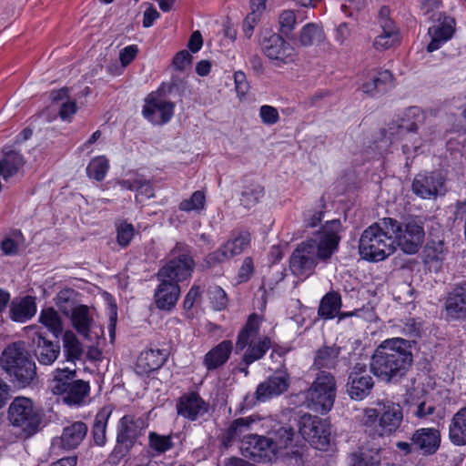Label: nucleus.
Returning a JSON list of instances; mask_svg holds the SVG:
<instances>
[{
    "label": "nucleus",
    "mask_w": 466,
    "mask_h": 466,
    "mask_svg": "<svg viewBox=\"0 0 466 466\" xmlns=\"http://www.w3.org/2000/svg\"><path fill=\"white\" fill-rule=\"evenodd\" d=\"M341 230V222L332 219L327 221L313 237L299 243L289 258L292 274L306 279L319 262L327 263L338 250Z\"/></svg>",
    "instance_id": "f257e3e1"
},
{
    "label": "nucleus",
    "mask_w": 466,
    "mask_h": 466,
    "mask_svg": "<svg viewBox=\"0 0 466 466\" xmlns=\"http://www.w3.org/2000/svg\"><path fill=\"white\" fill-rule=\"evenodd\" d=\"M295 432L291 426L283 425L273 429L268 437L248 435L241 441L245 457L257 462H271L279 458L301 460L303 451L294 444Z\"/></svg>",
    "instance_id": "f03ea898"
},
{
    "label": "nucleus",
    "mask_w": 466,
    "mask_h": 466,
    "mask_svg": "<svg viewBox=\"0 0 466 466\" xmlns=\"http://www.w3.org/2000/svg\"><path fill=\"white\" fill-rule=\"evenodd\" d=\"M386 134L392 141H401L404 153H408L433 142L437 130L424 110L410 106L389 124Z\"/></svg>",
    "instance_id": "7ed1b4c3"
},
{
    "label": "nucleus",
    "mask_w": 466,
    "mask_h": 466,
    "mask_svg": "<svg viewBox=\"0 0 466 466\" xmlns=\"http://www.w3.org/2000/svg\"><path fill=\"white\" fill-rule=\"evenodd\" d=\"M413 361L410 342L401 338L384 340L374 350L370 371L380 380L390 382L403 377Z\"/></svg>",
    "instance_id": "20e7f679"
},
{
    "label": "nucleus",
    "mask_w": 466,
    "mask_h": 466,
    "mask_svg": "<svg viewBox=\"0 0 466 466\" xmlns=\"http://www.w3.org/2000/svg\"><path fill=\"white\" fill-rule=\"evenodd\" d=\"M394 227L391 218H384L368 227L359 241V252L362 258L378 262L395 252V241L390 229Z\"/></svg>",
    "instance_id": "39448f33"
},
{
    "label": "nucleus",
    "mask_w": 466,
    "mask_h": 466,
    "mask_svg": "<svg viewBox=\"0 0 466 466\" xmlns=\"http://www.w3.org/2000/svg\"><path fill=\"white\" fill-rule=\"evenodd\" d=\"M0 366L20 387L29 386L37 379L35 363L24 342H13L4 350Z\"/></svg>",
    "instance_id": "423d86ee"
},
{
    "label": "nucleus",
    "mask_w": 466,
    "mask_h": 466,
    "mask_svg": "<svg viewBox=\"0 0 466 466\" xmlns=\"http://www.w3.org/2000/svg\"><path fill=\"white\" fill-rule=\"evenodd\" d=\"M261 318L252 313L248 316L245 325L237 336L235 351H244L242 362L248 366L261 360L272 347L271 339L267 335L259 334Z\"/></svg>",
    "instance_id": "0eeeda50"
},
{
    "label": "nucleus",
    "mask_w": 466,
    "mask_h": 466,
    "mask_svg": "<svg viewBox=\"0 0 466 466\" xmlns=\"http://www.w3.org/2000/svg\"><path fill=\"white\" fill-rule=\"evenodd\" d=\"M44 414L26 397H16L10 403L7 410V420L16 431V436L27 440L35 435L41 429Z\"/></svg>",
    "instance_id": "6e6552de"
},
{
    "label": "nucleus",
    "mask_w": 466,
    "mask_h": 466,
    "mask_svg": "<svg viewBox=\"0 0 466 466\" xmlns=\"http://www.w3.org/2000/svg\"><path fill=\"white\" fill-rule=\"evenodd\" d=\"M336 392L334 375L329 371L319 372L307 392L306 405L312 411L325 414L332 409Z\"/></svg>",
    "instance_id": "1a4fd4ad"
},
{
    "label": "nucleus",
    "mask_w": 466,
    "mask_h": 466,
    "mask_svg": "<svg viewBox=\"0 0 466 466\" xmlns=\"http://www.w3.org/2000/svg\"><path fill=\"white\" fill-rule=\"evenodd\" d=\"M170 258L157 273L159 280L177 283L187 280L193 273L195 268L194 259L187 246L177 243L171 250Z\"/></svg>",
    "instance_id": "9d476101"
},
{
    "label": "nucleus",
    "mask_w": 466,
    "mask_h": 466,
    "mask_svg": "<svg viewBox=\"0 0 466 466\" xmlns=\"http://www.w3.org/2000/svg\"><path fill=\"white\" fill-rule=\"evenodd\" d=\"M258 44L262 53L275 66L281 67L294 61V47L270 29L260 32Z\"/></svg>",
    "instance_id": "9b49d317"
},
{
    "label": "nucleus",
    "mask_w": 466,
    "mask_h": 466,
    "mask_svg": "<svg viewBox=\"0 0 466 466\" xmlns=\"http://www.w3.org/2000/svg\"><path fill=\"white\" fill-rule=\"evenodd\" d=\"M394 227L390 229L395 241V248L398 246L406 254H416L421 248L424 241V229L415 220L399 222L392 218Z\"/></svg>",
    "instance_id": "f8f14e48"
},
{
    "label": "nucleus",
    "mask_w": 466,
    "mask_h": 466,
    "mask_svg": "<svg viewBox=\"0 0 466 466\" xmlns=\"http://www.w3.org/2000/svg\"><path fill=\"white\" fill-rule=\"evenodd\" d=\"M299 430L301 436L317 450H326L329 443L330 430L327 420L304 414L300 417Z\"/></svg>",
    "instance_id": "ddd939ff"
},
{
    "label": "nucleus",
    "mask_w": 466,
    "mask_h": 466,
    "mask_svg": "<svg viewBox=\"0 0 466 466\" xmlns=\"http://www.w3.org/2000/svg\"><path fill=\"white\" fill-rule=\"evenodd\" d=\"M374 387L367 365L358 362L350 370L346 383V391L351 400H362L369 396Z\"/></svg>",
    "instance_id": "4468645a"
},
{
    "label": "nucleus",
    "mask_w": 466,
    "mask_h": 466,
    "mask_svg": "<svg viewBox=\"0 0 466 466\" xmlns=\"http://www.w3.org/2000/svg\"><path fill=\"white\" fill-rule=\"evenodd\" d=\"M369 419L380 417L381 434H390L400 425L403 420L401 407L394 402L379 403L375 409L367 411Z\"/></svg>",
    "instance_id": "2eb2a0df"
},
{
    "label": "nucleus",
    "mask_w": 466,
    "mask_h": 466,
    "mask_svg": "<svg viewBox=\"0 0 466 466\" xmlns=\"http://www.w3.org/2000/svg\"><path fill=\"white\" fill-rule=\"evenodd\" d=\"M250 235L247 232L239 233L233 238L228 239L218 250L209 253L206 257V263L213 267L217 263L224 262L235 256L241 254L249 245Z\"/></svg>",
    "instance_id": "dca6fc26"
},
{
    "label": "nucleus",
    "mask_w": 466,
    "mask_h": 466,
    "mask_svg": "<svg viewBox=\"0 0 466 466\" xmlns=\"http://www.w3.org/2000/svg\"><path fill=\"white\" fill-rule=\"evenodd\" d=\"M147 427L146 420L132 414L124 415L116 427V439L125 445H135Z\"/></svg>",
    "instance_id": "f3484780"
},
{
    "label": "nucleus",
    "mask_w": 466,
    "mask_h": 466,
    "mask_svg": "<svg viewBox=\"0 0 466 466\" xmlns=\"http://www.w3.org/2000/svg\"><path fill=\"white\" fill-rule=\"evenodd\" d=\"M176 408L179 416L193 421L208 412L209 403L198 392L191 391L183 394L178 399Z\"/></svg>",
    "instance_id": "a211bd4d"
},
{
    "label": "nucleus",
    "mask_w": 466,
    "mask_h": 466,
    "mask_svg": "<svg viewBox=\"0 0 466 466\" xmlns=\"http://www.w3.org/2000/svg\"><path fill=\"white\" fill-rule=\"evenodd\" d=\"M389 15V7L382 6L380 9L378 23L381 28V33L375 38L373 43L374 47L378 50L390 48L400 40L399 30Z\"/></svg>",
    "instance_id": "6ab92c4d"
},
{
    "label": "nucleus",
    "mask_w": 466,
    "mask_h": 466,
    "mask_svg": "<svg viewBox=\"0 0 466 466\" xmlns=\"http://www.w3.org/2000/svg\"><path fill=\"white\" fill-rule=\"evenodd\" d=\"M175 104L159 97L150 96L146 100L142 114L155 125H163L170 121L174 115Z\"/></svg>",
    "instance_id": "aec40b11"
},
{
    "label": "nucleus",
    "mask_w": 466,
    "mask_h": 466,
    "mask_svg": "<svg viewBox=\"0 0 466 466\" xmlns=\"http://www.w3.org/2000/svg\"><path fill=\"white\" fill-rule=\"evenodd\" d=\"M447 320L466 319V281L456 284L445 299Z\"/></svg>",
    "instance_id": "412c9836"
},
{
    "label": "nucleus",
    "mask_w": 466,
    "mask_h": 466,
    "mask_svg": "<svg viewBox=\"0 0 466 466\" xmlns=\"http://www.w3.org/2000/svg\"><path fill=\"white\" fill-rule=\"evenodd\" d=\"M441 431L434 428L418 429L410 438L414 449L426 456L436 453L441 446Z\"/></svg>",
    "instance_id": "4be33fe9"
},
{
    "label": "nucleus",
    "mask_w": 466,
    "mask_h": 466,
    "mask_svg": "<svg viewBox=\"0 0 466 466\" xmlns=\"http://www.w3.org/2000/svg\"><path fill=\"white\" fill-rule=\"evenodd\" d=\"M455 31V20L450 16L439 18L437 23L431 26L428 34L431 36V42L427 46L428 52H433L450 40Z\"/></svg>",
    "instance_id": "5701e85b"
},
{
    "label": "nucleus",
    "mask_w": 466,
    "mask_h": 466,
    "mask_svg": "<svg viewBox=\"0 0 466 466\" xmlns=\"http://www.w3.org/2000/svg\"><path fill=\"white\" fill-rule=\"evenodd\" d=\"M443 186V178L440 173L431 172L418 174L412 182V191L422 198H431L438 194Z\"/></svg>",
    "instance_id": "b1692460"
},
{
    "label": "nucleus",
    "mask_w": 466,
    "mask_h": 466,
    "mask_svg": "<svg viewBox=\"0 0 466 466\" xmlns=\"http://www.w3.org/2000/svg\"><path fill=\"white\" fill-rule=\"evenodd\" d=\"M289 386V378L286 373H275L258 384L256 390L258 400L265 401L285 392Z\"/></svg>",
    "instance_id": "393cba45"
},
{
    "label": "nucleus",
    "mask_w": 466,
    "mask_h": 466,
    "mask_svg": "<svg viewBox=\"0 0 466 466\" xmlns=\"http://www.w3.org/2000/svg\"><path fill=\"white\" fill-rule=\"evenodd\" d=\"M33 353L40 365H52L60 355L58 342L48 340L42 335H36L32 340Z\"/></svg>",
    "instance_id": "a878e982"
},
{
    "label": "nucleus",
    "mask_w": 466,
    "mask_h": 466,
    "mask_svg": "<svg viewBox=\"0 0 466 466\" xmlns=\"http://www.w3.org/2000/svg\"><path fill=\"white\" fill-rule=\"evenodd\" d=\"M341 348L336 344L324 345L316 350L312 369L319 372L335 370L339 362Z\"/></svg>",
    "instance_id": "bb28decb"
},
{
    "label": "nucleus",
    "mask_w": 466,
    "mask_h": 466,
    "mask_svg": "<svg viewBox=\"0 0 466 466\" xmlns=\"http://www.w3.org/2000/svg\"><path fill=\"white\" fill-rule=\"evenodd\" d=\"M154 298L157 309L161 310L172 309L179 298L180 288L177 283L159 280Z\"/></svg>",
    "instance_id": "cd10ccee"
},
{
    "label": "nucleus",
    "mask_w": 466,
    "mask_h": 466,
    "mask_svg": "<svg viewBox=\"0 0 466 466\" xmlns=\"http://www.w3.org/2000/svg\"><path fill=\"white\" fill-rule=\"evenodd\" d=\"M232 350V341L228 339L222 340L206 353L203 359V365L208 370H217L228 360Z\"/></svg>",
    "instance_id": "c85d7f7f"
},
{
    "label": "nucleus",
    "mask_w": 466,
    "mask_h": 466,
    "mask_svg": "<svg viewBox=\"0 0 466 466\" xmlns=\"http://www.w3.org/2000/svg\"><path fill=\"white\" fill-rule=\"evenodd\" d=\"M87 425L83 421H75L64 428L61 435V446L65 450L76 449L87 434Z\"/></svg>",
    "instance_id": "c756f323"
},
{
    "label": "nucleus",
    "mask_w": 466,
    "mask_h": 466,
    "mask_svg": "<svg viewBox=\"0 0 466 466\" xmlns=\"http://www.w3.org/2000/svg\"><path fill=\"white\" fill-rule=\"evenodd\" d=\"M112 412L111 406H105L96 415L91 433L94 443L99 447L106 443V428Z\"/></svg>",
    "instance_id": "7c9ffc66"
},
{
    "label": "nucleus",
    "mask_w": 466,
    "mask_h": 466,
    "mask_svg": "<svg viewBox=\"0 0 466 466\" xmlns=\"http://www.w3.org/2000/svg\"><path fill=\"white\" fill-rule=\"evenodd\" d=\"M256 420L252 417L238 418L231 422L226 432L222 436V444L228 447L233 441L239 440L245 433L250 431L252 424ZM249 434H247L248 436Z\"/></svg>",
    "instance_id": "2f4dec72"
},
{
    "label": "nucleus",
    "mask_w": 466,
    "mask_h": 466,
    "mask_svg": "<svg viewBox=\"0 0 466 466\" xmlns=\"http://www.w3.org/2000/svg\"><path fill=\"white\" fill-rule=\"evenodd\" d=\"M72 324L76 330L86 339L90 338V331L94 328L95 322L89 313V309L86 305L76 307L72 311Z\"/></svg>",
    "instance_id": "473e14b6"
},
{
    "label": "nucleus",
    "mask_w": 466,
    "mask_h": 466,
    "mask_svg": "<svg viewBox=\"0 0 466 466\" xmlns=\"http://www.w3.org/2000/svg\"><path fill=\"white\" fill-rule=\"evenodd\" d=\"M167 360L164 350L148 349L142 351L137 359V367L142 372L148 373L162 367Z\"/></svg>",
    "instance_id": "72a5a7b5"
},
{
    "label": "nucleus",
    "mask_w": 466,
    "mask_h": 466,
    "mask_svg": "<svg viewBox=\"0 0 466 466\" xmlns=\"http://www.w3.org/2000/svg\"><path fill=\"white\" fill-rule=\"evenodd\" d=\"M449 438L455 445L466 444V406L453 415L449 427Z\"/></svg>",
    "instance_id": "f704fd0d"
},
{
    "label": "nucleus",
    "mask_w": 466,
    "mask_h": 466,
    "mask_svg": "<svg viewBox=\"0 0 466 466\" xmlns=\"http://www.w3.org/2000/svg\"><path fill=\"white\" fill-rule=\"evenodd\" d=\"M325 40L326 35L322 27L314 23L305 25L298 36L299 46L303 47L320 46Z\"/></svg>",
    "instance_id": "c9c22d12"
},
{
    "label": "nucleus",
    "mask_w": 466,
    "mask_h": 466,
    "mask_svg": "<svg viewBox=\"0 0 466 466\" xmlns=\"http://www.w3.org/2000/svg\"><path fill=\"white\" fill-rule=\"evenodd\" d=\"M36 312V306L33 297L26 296L18 302H12L10 318L18 322H25L31 319Z\"/></svg>",
    "instance_id": "e433bc0d"
},
{
    "label": "nucleus",
    "mask_w": 466,
    "mask_h": 466,
    "mask_svg": "<svg viewBox=\"0 0 466 466\" xmlns=\"http://www.w3.org/2000/svg\"><path fill=\"white\" fill-rule=\"evenodd\" d=\"M76 370L68 367L57 368L52 371V392L59 395L66 391L76 379Z\"/></svg>",
    "instance_id": "4c0bfd02"
},
{
    "label": "nucleus",
    "mask_w": 466,
    "mask_h": 466,
    "mask_svg": "<svg viewBox=\"0 0 466 466\" xmlns=\"http://www.w3.org/2000/svg\"><path fill=\"white\" fill-rule=\"evenodd\" d=\"M90 390L89 383L83 380H76L67 387L63 400L68 405H81Z\"/></svg>",
    "instance_id": "58836bf2"
},
{
    "label": "nucleus",
    "mask_w": 466,
    "mask_h": 466,
    "mask_svg": "<svg viewBox=\"0 0 466 466\" xmlns=\"http://www.w3.org/2000/svg\"><path fill=\"white\" fill-rule=\"evenodd\" d=\"M341 307V297L338 292H328L320 300L318 313L321 318L333 319Z\"/></svg>",
    "instance_id": "ea45409f"
},
{
    "label": "nucleus",
    "mask_w": 466,
    "mask_h": 466,
    "mask_svg": "<svg viewBox=\"0 0 466 466\" xmlns=\"http://www.w3.org/2000/svg\"><path fill=\"white\" fill-rule=\"evenodd\" d=\"M63 347L66 361L75 363L81 359L83 354L82 344L72 331L65 332Z\"/></svg>",
    "instance_id": "a19ab883"
},
{
    "label": "nucleus",
    "mask_w": 466,
    "mask_h": 466,
    "mask_svg": "<svg viewBox=\"0 0 466 466\" xmlns=\"http://www.w3.org/2000/svg\"><path fill=\"white\" fill-rule=\"evenodd\" d=\"M39 321L56 337H58L63 330L61 318L53 308L42 309Z\"/></svg>",
    "instance_id": "79ce46f5"
},
{
    "label": "nucleus",
    "mask_w": 466,
    "mask_h": 466,
    "mask_svg": "<svg viewBox=\"0 0 466 466\" xmlns=\"http://www.w3.org/2000/svg\"><path fill=\"white\" fill-rule=\"evenodd\" d=\"M264 196V188L259 184L245 186L240 195V204L247 209L257 205Z\"/></svg>",
    "instance_id": "37998d69"
},
{
    "label": "nucleus",
    "mask_w": 466,
    "mask_h": 466,
    "mask_svg": "<svg viewBox=\"0 0 466 466\" xmlns=\"http://www.w3.org/2000/svg\"><path fill=\"white\" fill-rule=\"evenodd\" d=\"M445 259V248L442 241L432 242L426 246L424 251V262L426 264H435L440 267Z\"/></svg>",
    "instance_id": "c03bdc74"
},
{
    "label": "nucleus",
    "mask_w": 466,
    "mask_h": 466,
    "mask_svg": "<svg viewBox=\"0 0 466 466\" xmlns=\"http://www.w3.org/2000/svg\"><path fill=\"white\" fill-rule=\"evenodd\" d=\"M109 168L108 161L105 157H97L90 161L86 167L89 177L101 181L106 177Z\"/></svg>",
    "instance_id": "a18cd8bd"
},
{
    "label": "nucleus",
    "mask_w": 466,
    "mask_h": 466,
    "mask_svg": "<svg viewBox=\"0 0 466 466\" xmlns=\"http://www.w3.org/2000/svg\"><path fill=\"white\" fill-rule=\"evenodd\" d=\"M148 445L157 453H165L174 446L170 435H160L155 431L148 434Z\"/></svg>",
    "instance_id": "49530a36"
},
{
    "label": "nucleus",
    "mask_w": 466,
    "mask_h": 466,
    "mask_svg": "<svg viewBox=\"0 0 466 466\" xmlns=\"http://www.w3.org/2000/svg\"><path fill=\"white\" fill-rule=\"evenodd\" d=\"M116 242L122 248L127 247L135 235V228L131 223L121 220L116 224Z\"/></svg>",
    "instance_id": "de8ad7c7"
},
{
    "label": "nucleus",
    "mask_w": 466,
    "mask_h": 466,
    "mask_svg": "<svg viewBox=\"0 0 466 466\" xmlns=\"http://www.w3.org/2000/svg\"><path fill=\"white\" fill-rule=\"evenodd\" d=\"M205 205V195L202 191H195L192 196L184 199L179 203V209L182 211L189 212L193 210H200Z\"/></svg>",
    "instance_id": "09e8293b"
},
{
    "label": "nucleus",
    "mask_w": 466,
    "mask_h": 466,
    "mask_svg": "<svg viewBox=\"0 0 466 466\" xmlns=\"http://www.w3.org/2000/svg\"><path fill=\"white\" fill-rule=\"evenodd\" d=\"M136 188V201L140 203L145 199L151 198L155 196L154 188L150 182L147 180L143 176H139Z\"/></svg>",
    "instance_id": "8fccbe9b"
},
{
    "label": "nucleus",
    "mask_w": 466,
    "mask_h": 466,
    "mask_svg": "<svg viewBox=\"0 0 466 466\" xmlns=\"http://www.w3.org/2000/svg\"><path fill=\"white\" fill-rule=\"evenodd\" d=\"M208 295L214 309L221 310L228 305V299L227 294L219 286L211 288L208 291Z\"/></svg>",
    "instance_id": "3c124183"
},
{
    "label": "nucleus",
    "mask_w": 466,
    "mask_h": 466,
    "mask_svg": "<svg viewBox=\"0 0 466 466\" xmlns=\"http://www.w3.org/2000/svg\"><path fill=\"white\" fill-rule=\"evenodd\" d=\"M393 76L389 70H383L373 77V86L377 92H384L393 86Z\"/></svg>",
    "instance_id": "603ef678"
},
{
    "label": "nucleus",
    "mask_w": 466,
    "mask_h": 466,
    "mask_svg": "<svg viewBox=\"0 0 466 466\" xmlns=\"http://www.w3.org/2000/svg\"><path fill=\"white\" fill-rule=\"evenodd\" d=\"M279 26L281 34L288 35L295 27L296 15L292 10H284L279 15Z\"/></svg>",
    "instance_id": "864d4df0"
},
{
    "label": "nucleus",
    "mask_w": 466,
    "mask_h": 466,
    "mask_svg": "<svg viewBox=\"0 0 466 466\" xmlns=\"http://www.w3.org/2000/svg\"><path fill=\"white\" fill-rule=\"evenodd\" d=\"M261 120L266 125H274L279 122V115L276 107L271 106H262L259 109Z\"/></svg>",
    "instance_id": "5fc2aeb1"
},
{
    "label": "nucleus",
    "mask_w": 466,
    "mask_h": 466,
    "mask_svg": "<svg viewBox=\"0 0 466 466\" xmlns=\"http://www.w3.org/2000/svg\"><path fill=\"white\" fill-rule=\"evenodd\" d=\"M138 47L136 45H131L124 47L119 52V60L123 66H128L137 56Z\"/></svg>",
    "instance_id": "6e6d98bb"
},
{
    "label": "nucleus",
    "mask_w": 466,
    "mask_h": 466,
    "mask_svg": "<svg viewBox=\"0 0 466 466\" xmlns=\"http://www.w3.org/2000/svg\"><path fill=\"white\" fill-rule=\"evenodd\" d=\"M254 267L251 258H244L243 263L238 270V279L239 283L248 281L253 274Z\"/></svg>",
    "instance_id": "4d7b16f0"
},
{
    "label": "nucleus",
    "mask_w": 466,
    "mask_h": 466,
    "mask_svg": "<svg viewBox=\"0 0 466 466\" xmlns=\"http://www.w3.org/2000/svg\"><path fill=\"white\" fill-rule=\"evenodd\" d=\"M77 106L75 101L67 99L60 105L59 116L63 120H70L72 116L76 113Z\"/></svg>",
    "instance_id": "13d9d810"
},
{
    "label": "nucleus",
    "mask_w": 466,
    "mask_h": 466,
    "mask_svg": "<svg viewBox=\"0 0 466 466\" xmlns=\"http://www.w3.org/2000/svg\"><path fill=\"white\" fill-rule=\"evenodd\" d=\"M235 87L239 96H244L248 91V83L246 75L242 71L234 74Z\"/></svg>",
    "instance_id": "bf43d9fd"
},
{
    "label": "nucleus",
    "mask_w": 466,
    "mask_h": 466,
    "mask_svg": "<svg viewBox=\"0 0 466 466\" xmlns=\"http://www.w3.org/2000/svg\"><path fill=\"white\" fill-rule=\"evenodd\" d=\"M192 56L187 50H182L178 52L174 59H173V65L174 66L182 71L185 69V67L191 63Z\"/></svg>",
    "instance_id": "052dcab7"
},
{
    "label": "nucleus",
    "mask_w": 466,
    "mask_h": 466,
    "mask_svg": "<svg viewBox=\"0 0 466 466\" xmlns=\"http://www.w3.org/2000/svg\"><path fill=\"white\" fill-rule=\"evenodd\" d=\"M259 21L256 14H248L243 22V32L248 38L253 35L254 27Z\"/></svg>",
    "instance_id": "680f3d73"
},
{
    "label": "nucleus",
    "mask_w": 466,
    "mask_h": 466,
    "mask_svg": "<svg viewBox=\"0 0 466 466\" xmlns=\"http://www.w3.org/2000/svg\"><path fill=\"white\" fill-rule=\"evenodd\" d=\"M0 248L5 255H15L18 251V243L12 238H5L0 243Z\"/></svg>",
    "instance_id": "e2e57ef3"
},
{
    "label": "nucleus",
    "mask_w": 466,
    "mask_h": 466,
    "mask_svg": "<svg viewBox=\"0 0 466 466\" xmlns=\"http://www.w3.org/2000/svg\"><path fill=\"white\" fill-rule=\"evenodd\" d=\"M200 294H201L200 288L196 285L192 286L184 299V302H183L184 309L187 310L190 309L193 307L196 299L198 297H200Z\"/></svg>",
    "instance_id": "0e129e2a"
},
{
    "label": "nucleus",
    "mask_w": 466,
    "mask_h": 466,
    "mask_svg": "<svg viewBox=\"0 0 466 466\" xmlns=\"http://www.w3.org/2000/svg\"><path fill=\"white\" fill-rule=\"evenodd\" d=\"M323 218V212L320 210L309 212L305 214L304 225L306 228L317 227Z\"/></svg>",
    "instance_id": "69168bd1"
},
{
    "label": "nucleus",
    "mask_w": 466,
    "mask_h": 466,
    "mask_svg": "<svg viewBox=\"0 0 466 466\" xmlns=\"http://www.w3.org/2000/svg\"><path fill=\"white\" fill-rule=\"evenodd\" d=\"M133 447L134 445H125L124 443L116 441V444L114 447L110 457L114 460H120L124 458Z\"/></svg>",
    "instance_id": "338daca9"
},
{
    "label": "nucleus",
    "mask_w": 466,
    "mask_h": 466,
    "mask_svg": "<svg viewBox=\"0 0 466 466\" xmlns=\"http://www.w3.org/2000/svg\"><path fill=\"white\" fill-rule=\"evenodd\" d=\"M350 36V30L347 23H341L336 29L335 39L340 45H343L345 41Z\"/></svg>",
    "instance_id": "774afa93"
}]
</instances>
